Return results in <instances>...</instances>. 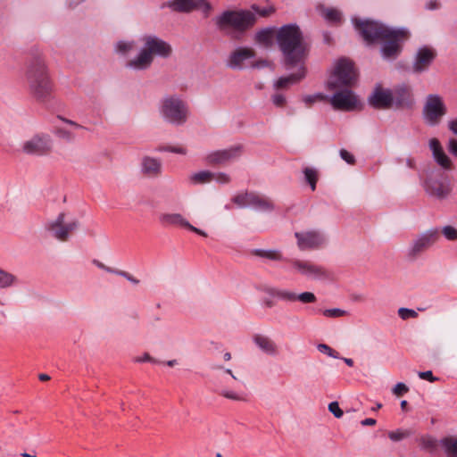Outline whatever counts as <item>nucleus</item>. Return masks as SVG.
Here are the masks:
<instances>
[{
    "mask_svg": "<svg viewBox=\"0 0 457 457\" xmlns=\"http://www.w3.org/2000/svg\"><path fill=\"white\" fill-rule=\"evenodd\" d=\"M328 411L333 413V415L339 419L341 418L343 415H344V411H342V409L339 407V404L337 402H331L329 404H328Z\"/></svg>",
    "mask_w": 457,
    "mask_h": 457,
    "instance_id": "obj_46",
    "label": "nucleus"
},
{
    "mask_svg": "<svg viewBox=\"0 0 457 457\" xmlns=\"http://www.w3.org/2000/svg\"><path fill=\"white\" fill-rule=\"evenodd\" d=\"M362 426H373L376 424V420L368 418L361 421Z\"/></svg>",
    "mask_w": 457,
    "mask_h": 457,
    "instance_id": "obj_62",
    "label": "nucleus"
},
{
    "mask_svg": "<svg viewBox=\"0 0 457 457\" xmlns=\"http://www.w3.org/2000/svg\"><path fill=\"white\" fill-rule=\"evenodd\" d=\"M134 47L135 43L133 41H119L116 44L115 50L120 54H125L132 51Z\"/></svg>",
    "mask_w": 457,
    "mask_h": 457,
    "instance_id": "obj_38",
    "label": "nucleus"
},
{
    "mask_svg": "<svg viewBox=\"0 0 457 457\" xmlns=\"http://www.w3.org/2000/svg\"><path fill=\"white\" fill-rule=\"evenodd\" d=\"M440 229L431 228L418 235L407 249L408 257L414 259L431 247L438 239Z\"/></svg>",
    "mask_w": 457,
    "mask_h": 457,
    "instance_id": "obj_12",
    "label": "nucleus"
},
{
    "mask_svg": "<svg viewBox=\"0 0 457 457\" xmlns=\"http://www.w3.org/2000/svg\"><path fill=\"white\" fill-rule=\"evenodd\" d=\"M116 275L125 278L127 280H129L134 285H137L139 283V280L137 278H134L127 271L117 270Z\"/></svg>",
    "mask_w": 457,
    "mask_h": 457,
    "instance_id": "obj_50",
    "label": "nucleus"
},
{
    "mask_svg": "<svg viewBox=\"0 0 457 457\" xmlns=\"http://www.w3.org/2000/svg\"><path fill=\"white\" fill-rule=\"evenodd\" d=\"M393 92L391 89L377 86L369 97V103L377 109H387L392 107Z\"/></svg>",
    "mask_w": 457,
    "mask_h": 457,
    "instance_id": "obj_20",
    "label": "nucleus"
},
{
    "mask_svg": "<svg viewBox=\"0 0 457 457\" xmlns=\"http://www.w3.org/2000/svg\"><path fill=\"white\" fill-rule=\"evenodd\" d=\"M233 202L240 208L251 207L260 212H270L274 209L273 203L268 197L253 192L237 195Z\"/></svg>",
    "mask_w": 457,
    "mask_h": 457,
    "instance_id": "obj_13",
    "label": "nucleus"
},
{
    "mask_svg": "<svg viewBox=\"0 0 457 457\" xmlns=\"http://www.w3.org/2000/svg\"><path fill=\"white\" fill-rule=\"evenodd\" d=\"M398 315L402 320H408L410 318H416L418 313L412 309L402 307L398 310Z\"/></svg>",
    "mask_w": 457,
    "mask_h": 457,
    "instance_id": "obj_44",
    "label": "nucleus"
},
{
    "mask_svg": "<svg viewBox=\"0 0 457 457\" xmlns=\"http://www.w3.org/2000/svg\"><path fill=\"white\" fill-rule=\"evenodd\" d=\"M159 221L163 227H174L180 228H187L195 232L202 237H207V234L189 223V221L180 213L177 212H164L159 215Z\"/></svg>",
    "mask_w": 457,
    "mask_h": 457,
    "instance_id": "obj_16",
    "label": "nucleus"
},
{
    "mask_svg": "<svg viewBox=\"0 0 457 457\" xmlns=\"http://www.w3.org/2000/svg\"><path fill=\"white\" fill-rule=\"evenodd\" d=\"M448 150L449 152L457 157V140L454 138H451L448 142Z\"/></svg>",
    "mask_w": 457,
    "mask_h": 457,
    "instance_id": "obj_59",
    "label": "nucleus"
},
{
    "mask_svg": "<svg viewBox=\"0 0 457 457\" xmlns=\"http://www.w3.org/2000/svg\"><path fill=\"white\" fill-rule=\"evenodd\" d=\"M276 40L284 55L286 69L294 64L304 63L307 48L303 33L296 24L282 26L276 33Z\"/></svg>",
    "mask_w": 457,
    "mask_h": 457,
    "instance_id": "obj_4",
    "label": "nucleus"
},
{
    "mask_svg": "<svg viewBox=\"0 0 457 457\" xmlns=\"http://www.w3.org/2000/svg\"><path fill=\"white\" fill-rule=\"evenodd\" d=\"M54 134L60 139L65 142H71L75 139V135L70 130L63 128H56Z\"/></svg>",
    "mask_w": 457,
    "mask_h": 457,
    "instance_id": "obj_36",
    "label": "nucleus"
},
{
    "mask_svg": "<svg viewBox=\"0 0 457 457\" xmlns=\"http://www.w3.org/2000/svg\"><path fill=\"white\" fill-rule=\"evenodd\" d=\"M295 237L301 251L314 250L326 244L325 236L317 230L295 232Z\"/></svg>",
    "mask_w": 457,
    "mask_h": 457,
    "instance_id": "obj_14",
    "label": "nucleus"
},
{
    "mask_svg": "<svg viewBox=\"0 0 457 457\" xmlns=\"http://www.w3.org/2000/svg\"><path fill=\"white\" fill-rule=\"evenodd\" d=\"M296 68L297 71L291 73L288 76L280 77L274 83V87L277 89L287 87L290 85L295 84L302 80L306 74L304 63L294 64L288 70Z\"/></svg>",
    "mask_w": 457,
    "mask_h": 457,
    "instance_id": "obj_22",
    "label": "nucleus"
},
{
    "mask_svg": "<svg viewBox=\"0 0 457 457\" xmlns=\"http://www.w3.org/2000/svg\"><path fill=\"white\" fill-rule=\"evenodd\" d=\"M197 4L195 0H170L162 7H169L178 12H190L196 9Z\"/></svg>",
    "mask_w": 457,
    "mask_h": 457,
    "instance_id": "obj_27",
    "label": "nucleus"
},
{
    "mask_svg": "<svg viewBox=\"0 0 457 457\" xmlns=\"http://www.w3.org/2000/svg\"><path fill=\"white\" fill-rule=\"evenodd\" d=\"M353 63L347 59L338 60L327 81L328 90H336L329 99L335 110L350 112L359 104L357 96L348 87L356 80Z\"/></svg>",
    "mask_w": 457,
    "mask_h": 457,
    "instance_id": "obj_1",
    "label": "nucleus"
},
{
    "mask_svg": "<svg viewBox=\"0 0 457 457\" xmlns=\"http://www.w3.org/2000/svg\"><path fill=\"white\" fill-rule=\"evenodd\" d=\"M255 22V16L250 11H225L215 18L216 26L220 30L229 29L244 31Z\"/></svg>",
    "mask_w": 457,
    "mask_h": 457,
    "instance_id": "obj_7",
    "label": "nucleus"
},
{
    "mask_svg": "<svg viewBox=\"0 0 457 457\" xmlns=\"http://www.w3.org/2000/svg\"><path fill=\"white\" fill-rule=\"evenodd\" d=\"M144 43L139 53L126 63V67L135 71L149 69L154 62V56L168 58L172 53L171 46L155 35H145L142 37Z\"/></svg>",
    "mask_w": 457,
    "mask_h": 457,
    "instance_id": "obj_5",
    "label": "nucleus"
},
{
    "mask_svg": "<svg viewBox=\"0 0 457 457\" xmlns=\"http://www.w3.org/2000/svg\"><path fill=\"white\" fill-rule=\"evenodd\" d=\"M272 103L278 106L282 107L285 105L287 100L283 94H275L271 96Z\"/></svg>",
    "mask_w": 457,
    "mask_h": 457,
    "instance_id": "obj_48",
    "label": "nucleus"
},
{
    "mask_svg": "<svg viewBox=\"0 0 457 457\" xmlns=\"http://www.w3.org/2000/svg\"><path fill=\"white\" fill-rule=\"evenodd\" d=\"M252 8L257 14L262 17L270 15L274 11L272 8H260L257 5H253Z\"/></svg>",
    "mask_w": 457,
    "mask_h": 457,
    "instance_id": "obj_55",
    "label": "nucleus"
},
{
    "mask_svg": "<svg viewBox=\"0 0 457 457\" xmlns=\"http://www.w3.org/2000/svg\"><path fill=\"white\" fill-rule=\"evenodd\" d=\"M237 380V378L232 373V370L226 369L223 373L217 377L215 381L217 392L227 399L234 401H241L243 397L236 391L228 390L224 385H232Z\"/></svg>",
    "mask_w": 457,
    "mask_h": 457,
    "instance_id": "obj_17",
    "label": "nucleus"
},
{
    "mask_svg": "<svg viewBox=\"0 0 457 457\" xmlns=\"http://www.w3.org/2000/svg\"><path fill=\"white\" fill-rule=\"evenodd\" d=\"M212 172L209 170H201L195 173H193L190 176V181L193 184H206L212 181Z\"/></svg>",
    "mask_w": 457,
    "mask_h": 457,
    "instance_id": "obj_32",
    "label": "nucleus"
},
{
    "mask_svg": "<svg viewBox=\"0 0 457 457\" xmlns=\"http://www.w3.org/2000/svg\"><path fill=\"white\" fill-rule=\"evenodd\" d=\"M440 445L445 451L448 457H457V439L443 438Z\"/></svg>",
    "mask_w": 457,
    "mask_h": 457,
    "instance_id": "obj_33",
    "label": "nucleus"
},
{
    "mask_svg": "<svg viewBox=\"0 0 457 457\" xmlns=\"http://www.w3.org/2000/svg\"><path fill=\"white\" fill-rule=\"evenodd\" d=\"M135 361L137 362H145V361H149L153 364H159L161 363L159 361H157L156 359L151 357L148 353H144L142 356H138L135 359Z\"/></svg>",
    "mask_w": 457,
    "mask_h": 457,
    "instance_id": "obj_53",
    "label": "nucleus"
},
{
    "mask_svg": "<svg viewBox=\"0 0 457 457\" xmlns=\"http://www.w3.org/2000/svg\"><path fill=\"white\" fill-rule=\"evenodd\" d=\"M393 92L392 106L397 108L410 107L412 104L410 88L405 85L396 87Z\"/></svg>",
    "mask_w": 457,
    "mask_h": 457,
    "instance_id": "obj_23",
    "label": "nucleus"
},
{
    "mask_svg": "<svg viewBox=\"0 0 457 457\" xmlns=\"http://www.w3.org/2000/svg\"><path fill=\"white\" fill-rule=\"evenodd\" d=\"M25 79L35 98L45 101L50 96L53 83L46 61L38 49L31 50V58L26 65Z\"/></svg>",
    "mask_w": 457,
    "mask_h": 457,
    "instance_id": "obj_3",
    "label": "nucleus"
},
{
    "mask_svg": "<svg viewBox=\"0 0 457 457\" xmlns=\"http://www.w3.org/2000/svg\"><path fill=\"white\" fill-rule=\"evenodd\" d=\"M445 113L446 106L442 97L438 95H428L422 112L424 121L428 126H436Z\"/></svg>",
    "mask_w": 457,
    "mask_h": 457,
    "instance_id": "obj_11",
    "label": "nucleus"
},
{
    "mask_svg": "<svg viewBox=\"0 0 457 457\" xmlns=\"http://www.w3.org/2000/svg\"><path fill=\"white\" fill-rule=\"evenodd\" d=\"M448 128L453 133L457 135V119L450 120L448 122Z\"/></svg>",
    "mask_w": 457,
    "mask_h": 457,
    "instance_id": "obj_61",
    "label": "nucleus"
},
{
    "mask_svg": "<svg viewBox=\"0 0 457 457\" xmlns=\"http://www.w3.org/2000/svg\"><path fill=\"white\" fill-rule=\"evenodd\" d=\"M422 446L426 449H434L436 446V440L433 437H424Z\"/></svg>",
    "mask_w": 457,
    "mask_h": 457,
    "instance_id": "obj_54",
    "label": "nucleus"
},
{
    "mask_svg": "<svg viewBox=\"0 0 457 457\" xmlns=\"http://www.w3.org/2000/svg\"><path fill=\"white\" fill-rule=\"evenodd\" d=\"M353 22L368 44L377 41L382 43L380 51L384 59H395L398 56L401 43L407 37L408 31L405 29H392L378 21L357 18H353Z\"/></svg>",
    "mask_w": 457,
    "mask_h": 457,
    "instance_id": "obj_2",
    "label": "nucleus"
},
{
    "mask_svg": "<svg viewBox=\"0 0 457 457\" xmlns=\"http://www.w3.org/2000/svg\"><path fill=\"white\" fill-rule=\"evenodd\" d=\"M58 119H60L61 120H62L63 122H65V123H67L69 125L73 126L76 129H83V127L81 125H79V123H77V122H75V121H73L71 120L63 118L62 116H58Z\"/></svg>",
    "mask_w": 457,
    "mask_h": 457,
    "instance_id": "obj_60",
    "label": "nucleus"
},
{
    "mask_svg": "<svg viewBox=\"0 0 457 457\" xmlns=\"http://www.w3.org/2000/svg\"><path fill=\"white\" fill-rule=\"evenodd\" d=\"M322 15L325 20L332 23H339L341 21V12L333 8H327L322 11Z\"/></svg>",
    "mask_w": 457,
    "mask_h": 457,
    "instance_id": "obj_35",
    "label": "nucleus"
},
{
    "mask_svg": "<svg viewBox=\"0 0 457 457\" xmlns=\"http://www.w3.org/2000/svg\"><path fill=\"white\" fill-rule=\"evenodd\" d=\"M266 293L279 301L287 303L295 302V292L281 287H270L266 289Z\"/></svg>",
    "mask_w": 457,
    "mask_h": 457,
    "instance_id": "obj_28",
    "label": "nucleus"
},
{
    "mask_svg": "<svg viewBox=\"0 0 457 457\" xmlns=\"http://www.w3.org/2000/svg\"><path fill=\"white\" fill-rule=\"evenodd\" d=\"M342 360L344 361V362L348 365L349 367H353V359L351 358H342Z\"/></svg>",
    "mask_w": 457,
    "mask_h": 457,
    "instance_id": "obj_63",
    "label": "nucleus"
},
{
    "mask_svg": "<svg viewBox=\"0 0 457 457\" xmlns=\"http://www.w3.org/2000/svg\"><path fill=\"white\" fill-rule=\"evenodd\" d=\"M316 300V295L312 292L295 293V301H299L302 303H313Z\"/></svg>",
    "mask_w": 457,
    "mask_h": 457,
    "instance_id": "obj_37",
    "label": "nucleus"
},
{
    "mask_svg": "<svg viewBox=\"0 0 457 457\" xmlns=\"http://www.w3.org/2000/svg\"><path fill=\"white\" fill-rule=\"evenodd\" d=\"M159 111L162 118L173 125L184 124L189 112L187 103L176 95L164 96L161 100Z\"/></svg>",
    "mask_w": 457,
    "mask_h": 457,
    "instance_id": "obj_6",
    "label": "nucleus"
},
{
    "mask_svg": "<svg viewBox=\"0 0 457 457\" xmlns=\"http://www.w3.org/2000/svg\"><path fill=\"white\" fill-rule=\"evenodd\" d=\"M212 181H216L220 184H227L230 181V178L227 173L224 172H212Z\"/></svg>",
    "mask_w": 457,
    "mask_h": 457,
    "instance_id": "obj_45",
    "label": "nucleus"
},
{
    "mask_svg": "<svg viewBox=\"0 0 457 457\" xmlns=\"http://www.w3.org/2000/svg\"><path fill=\"white\" fill-rule=\"evenodd\" d=\"M79 225V221L74 217L61 212L47 225V229L52 233L53 237L60 241H67L70 235Z\"/></svg>",
    "mask_w": 457,
    "mask_h": 457,
    "instance_id": "obj_10",
    "label": "nucleus"
},
{
    "mask_svg": "<svg viewBox=\"0 0 457 457\" xmlns=\"http://www.w3.org/2000/svg\"><path fill=\"white\" fill-rule=\"evenodd\" d=\"M277 31L274 28H267L257 32L255 40L264 46L272 45Z\"/></svg>",
    "mask_w": 457,
    "mask_h": 457,
    "instance_id": "obj_30",
    "label": "nucleus"
},
{
    "mask_svg": "<svg viewBox=\"0 0 457 457\" xmlns=\"http://www.w3.org/2000/svg\"><path fill=\"white\" fill-rule=\"evenodd\" d=\"M241 146H233L228 149L217 150L207 154L205 160L210 164H223L237 159L241 155Z\"/></svg>",
    "mask_w": 457,
    "mask_h": 457,
    "instance_id": "obj_19",
    "label": "nucleus"
},
{
    "mask_svg": "<svg viewBox=\"0 0 457 457\" xmlns=\"http://www.w3.org/2000/svg\"><path fill=\"white\" fill-rule=\"evenodd\" d=\"M54 149V140L47 133H37L24 140L21 145L22 153L32 156H46Z\"/></svg>",
    "mask_w": 457,
    "mask_h": 457,
    "instance_id": "obj_9",
    "label": "nucleus"
},
{
    "mask_svg": "<svg viewBox=\"0 0 457 457\" xmlns=\"http://www.w3.org/2000/svg\"><path fill=\"white\" fill-rule=\"evenodd\" d=\"M435 58L434 52L428 48L422 47L419 49L413 63V71L415 72H422L428 69Z\"/></svg>",
    "mask_w": 457,
    "mask_h": 457,
    "instance_id": "obj_24",
    "label": "nucleus"
},
{
    "mask_svg": "<svg viewBox=\"0 0 457 457\" xmlns=\"http://www.w3.org/2000/svg\"><path fill=\"white\" fill-rule=\"evenodd\" d=\"M427 193L439 199L445 198L450 193L449 183L446 180H438L435 172H431L425 181Z\"/></svg>",
    "mask_w": 457,
    "mask_h": 457,
    "instance_id": "obj_18",
    "label": "nucleus"
},
{
    "mask_svg": "<svg viewBox=\"0 0 457 457\" xmlns=\"http://www.w3.org/2000/svg\"><path fill=\"white\" fill-rule=\"evenodd\" d=\"M93 263H94L96 267H98L99 269L104 270H105V271H106V272H108V273L116 274L117 270L112 269V268H110V267H108V266L104 265L103 262H100V261H98V260H93Z\"/></svg>",
    "mask_w": 457,
    "mask_h": 457,
    "instance_id": "obj_58",
    "label": "nucleus"
},
{
    "mask_svg": "<svg viewBox=\"0 0 457 457\" xmlns=\"http://www.w3.org/2000/svg\"><path fill=\"white\" fill-rule=\"evenodd\" d=\"M162 151H166V152H171V153H174V154H187V150L186 148L182 147V146H166L162 149H161Z\"/></svg>",
    "mask_w": 457,
    "mask_h": 457,
    "instance_id": "obj_56",
    "label": "nucleus"
},
{
    "mask_svg": "<svg viewBox=\"0 0 457 457\" xmlns=\"http://www.w3.org/2000/svg\"><path fill=\"white\" fill-rule=\"evenodd\" d=\"M293 273L308 280L321 281L329 278V272L325 267L309 260L291 258L287 260Z\"/></svg>",
    "mask_w": 457,
    "mask_h": 457,
    "instance_id": "obj_8",
    "label": "nucleus"
},
{
    "mask_svg": "<svg viewBox=\"0 0 457 457\" xmlns=\"http://www.w3.org/2000/svg\"><path fill=\"white\" fill-rule=\"evenodd\" d=\"M427 7L431 10L436 9L438 7V4L436 2H430L428 4Z\"/></svg>",
    "mask_w": 457,
    "mask_h": 457,
    "instance_id": "obj_64",
    "label": "nucleus"
},
{
    "mask_svg": "<svg viewBox=\"0 0 457 457\" xmlns=\"http://www.w3.org/2000/svg\"><path fill=\"white\" fill-rule=\"evenodd\" d=\"M409 390V388L407 387V386L402 382H399L397 383L394 388H393V393L396 395H402L405 393H407Z\"/></svg>",
    "mask_w": 457,
    "mask_h": 457,
    "instance_id": "obj_49",
    "label": "nucleus"
},
{
    "mask_svg": "<svg viewBox=\"0 0 457 457\" xmlns=\"http://www.w3.org/2000/svg\"><path fill=\"white\" fill-rule=\"evenodd\" d=\"M323 315L328 318H337L346 314V311L339 308L326 309L322 312Z\"/></svg>",
    "mask_w": 457,
    "mask_h": 457,
    "instance_id": "obj_42",
    "label": "nucleus"
},
{
    "mask_svg": "<svg viewBox=\"0 0 457 457\" xmlns=\"http://www.w3.org/2000/svg\"><path fill=\"white\" fill-rule=\"evenodd\" d=\"M328 98L327 96H325L322 93H316L313 95H306L303 96V102L307 105L311 106L313 103L317 101H325Z\"/></svg>",
    "mask_w": 457,
    "mask_h": 457,
    "instance_id": "obj_39",
    "label": "nucleus"
},
{
    "mask_svg": "<svg viewBox=\"0 0 457 457\" xmlns=\"http://www.w3.org/2000/svg\"><path fill=\"white\" fill-rule=\"evenodd\" d=\"M428 145L435 162L444 170H452V161L445 154L440 141L437 138H431Z\"/></svg>",
    "mask_w": 457,
    "mask_h": 457,
    "instance_id": "obj_21",
    "label": "nucleus"
},
{
    "mask_svg": "<svg viewBox=\"0 0 457 457\" xmlns=\"http://www.w3.org/2000/svg\"><path fill=\"white\" fill-rule=\"evenodd\" d=\"M255 57V52L249 47H237L228 55L226 65L232 70L251 68V62Z\"/></svg>",
    "mask_w": 457,
    "mask_h": 457,
    "instance_id": "obj_15",
    "label": "nucleus"
},
{
    "mask_svg": "<svg viewBox=\"0 0 457 457\" xmlns=\"http://www.w3.org/2000/svg\"><path fill=\"white\" fill-rule=\"evenodd\" d=\"M255 345L269 355H276L278 353V346L276 343L269 337L262 334H255L253 337Z\"/></svg>",
    "mask_w": 457,
    "mask_h": 457,
    "instance_id": "obj_25",
    "label": "nucleus"
},
{
    "mask_svg": "<svg viewBox=\"0 0 457 457\" xmlns=\"http://www.w3.org/2000/svg\"><path fill=\"white\" fill-rule=\"evenodd\" d=\"M303 172L305 181L310 185L311 189L314 191L316 189V183L318 180L317 170L313 168L306 167Z\"/></svg>",
    "mask_w": 457,
    "mask_h": 457,
    "instance_id": "obj_34",
    "label": "nucleus"
},
{
    "mask_svg": "<svg viewBox=\"0 0 457 457\" xmlns=\"http://www.w3.org/2000/svg\"><path fill=\"white\" fill-rule=\"evenodd\" d=\"M141 170L147 177H157L162 172V162L157 158L145 156L142 159Z\"/></svg>",
    "mask_w": 457,
    "mask_h": 457,
    "instance_id": "obj_26",
    "label": "nucleus"
},
{
    "mask_svg": "<svg viewBox=\"0 0 457 457\" xmlns=\"http://www.w3.org/2000/svg\"><path fill=\"white\" fill-rule=\"evenodd\" d=\"M317 348L320 353H325L332 358H339L338 353L333 350L330 346H328L326 344H320L318 345Z\"/></svg>",
    "mask_w": 457,
    "mask_h": 457,
    "instance_id": "obj_43",
    "label": "nucleus"
},
{
    "mask_svg": "<svg viewBox=\"0 0 457 457\" xmlns=\"http://www.w3.org/2000/svg\"><path fill=\"white\" fill-rule=\"evenodd\" d=\"M411 436V432L408 430L397 429L388 433V437L395 442L401 441Z\"/></svg>",
    "mask_w": 457,
    "mask_h": 457,
    "instance_id": "obj_41",
    "label": "nucleus"
},
{
    "mask_svg": "<svg viewBox=\"0 0 457 457\" xmlns=\"http://www.w3.org/2000/svg\"><path fill=\"white\" fill-rule=\"evenodd\" d=\"M340 156L344 161H345L349 164H353L355 162L354 156L345 149L340 150Z\"/></svg>",
    "mask_w": 457,
    "mask_h": 457,
    "instance_id": "obj_51",
    "label": "nucleus"
},
{
    "mask_svg": "<svg viewBox=\"0 0 457 457\" xmlns=\"http://www.w3.org/2000/svg\"><path fill=\"white\" fill-rule=\"evenodd\" d=\"M269 65L270 62L267 60L253 61V59L251 62V68L253 69H262L268 67Z\"/></svg>",
    "mask_w": 457,
    "mask_h": 457,
    "instance_id": "obj_57",
    "label": "nucleus"
},
{
    "mask_svg": "<svg viewBox=\"0 0 457 457\" xmlns=\"http://www.w3.org/2000/svg\"><path fill=\"white\" fill-rule=\"evenodd\" d=\"M253 253L260 258L268 259L275 262H287V258H285L282 253L277 249H254Z\"/></svg>",
    "mask_w": 457,
    "mask_h": 457,
    "instance_id": "obj_29",
    "label": "nucleus"
},
{
    "mask_svg": "<svg viewBox=\"0 0 457 457\" xmlns=\"http://www.w3.org/2000/svg\"><path fill=\"white\" fill-rule=\"evenodd\" d=\"M195 2L197 4L196 8L200 9L205 16H208L212 10V5L210 4V3L204 0H198Z\"/></svg>",
    "mask_w": 457,
    "mask_h": 457,
    "instance_id": "obj_47",
    "label": "nucleus"
},
{
    "mask_svg": "<svg viewBox=\"0 0 457 457\" xmlns=\"http://www.w3.org/2000/svg\"><path fill=\"white\" fill-rule=\"evenodd\" d=\"M418 376H419L420 378L426 379V380H428L430 382H435V381L438 380V378L436 377L433 376V373H432L431 370L420 371L418 373Z\"/></svg>",
    "mask_w": 457,
    "mask_h": 457,
    "instance_id": "obj_52",
    "label": "nucleus"
},
{
    "mask_svg": "<svg viewBox=\"0 0 457 457\" xmlns=\"http://www.w3.org/2000/svg\"><path fill=\"white\" fill-rule=\"evenodd\" d=\"M19 283L18 278L4 270L0 269V288H8L17 286Z\"/></svg>",
    "mask_w": 457,
    "mask_h": 457,
    "instance_id": "obj_31",
    "label": "nucleus"
},
{
    "mask_svg": "<svg viewBox=\"0 0 457 457\" xmlns=\"http://www.w3.org/2000/svg\"><path fill=\"white\" fill-rule=\"evenodd\" d=\"M440 232H442L443 236L449 241L457 240V229L453 226H445Z\"/></svg>",
    "mask_w": 457,
    "mask_h": 457,
    "instance_id": "obj_40",
    "label": "nucleus"
}]
</instances>
